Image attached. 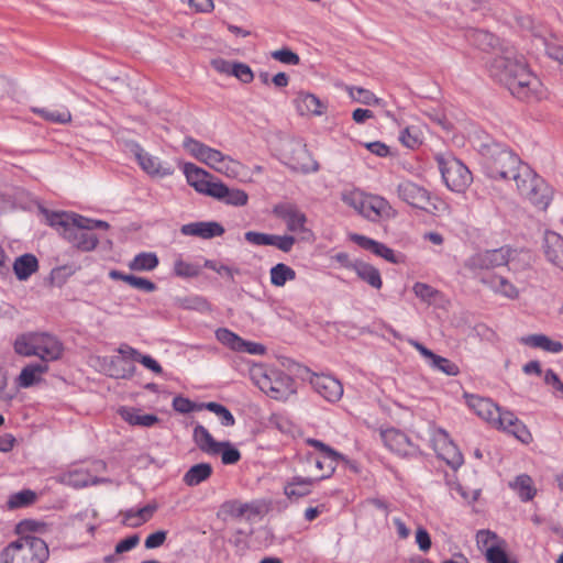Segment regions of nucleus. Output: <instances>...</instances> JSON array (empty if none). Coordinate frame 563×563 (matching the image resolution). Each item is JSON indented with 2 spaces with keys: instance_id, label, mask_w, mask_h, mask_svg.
<instances>
[{
  "instance_id": "obj_1",
  "label": "nucleus",
  "mask_w": 563,
  "mask_h": 563,
  "mask_svg": "<svg viewBox=\"0 0 563 563\" xmlns=\"http://www.w3.org/2000/svg\"><path fill=\"white\" fill-rule=\"evenodd\" d=\"M489 75L518 99H528L538 86L522 55L511 45H501L488 64Z\"/></svg>"
},
{
  "instance_id": "obj_2",
  "label": "nucleus",
  "mask_w": 563,
  "mask_h": 563,
  "mask_svg": "<svg viewBox=\"0 0 563 563\" xmlns=\"http://www.w3.org/2000/svg\"><path fill=\"white\" fill-rule=\"evenodd\" d=\"M46 219L67 242L82 252H90L98 245L99 240L93 230L109 228L104 221L85 218L77 213L51 212L46 213Z\"/></svg>"
},
{
  "instance_id": "obj_3",
  "label": "nucleus",
  "mask_w": 563,
  "mask_h": 563,
  "mask_svg": "<svg viewBox=\"0 0 563 563\" xmlns=\"http://www.w3.org/2000/svg\"><path fill=\"white\" fill-rule=\"evenodd\" d=\"M466 404L476 416L485 420L493 427L511 433L522 443H529L532 435L528 428L521 422L514 412L501 410L492 399L478 395L465 394Z\"/></svg>"
},
{
  "instance_id": "obj_4",
  "label": "nucleus",
  "mask_w": 563,
  "mask_h": 563,
  "mask_svg": "<svg viewBox=\"0 0 563 563\" xmlns=\"http://www.w3.org/2000/svg\"><path fill=\"white\" fill-rule=\"evenodd\" d=\"M478 152L486 175L493 179H512L516 183L522 167H529L511 150L495 141L481 143Z\"/></svg>"
},
{
  "instance_id": "obj_5",
  "label": "nucleus",
  "mask_w": 563,
  "mask_h": 563,
  "mask_svg": "<svg viewBox=\"0 0 563 563\" xmlns=\"http://www.w3.org/2000/svg\"><path fill=\"white\" fill-rule=\"evenodd\" d=\"M14 351L23 356H37L45 364L62 357L63 343L47 332H26L18 335Z\"/></svg>"
},
{
  "instance_id": "obj_6",
  "label": "nucleus",
  "mask_w": 563,
  "mask_h": 563,
  "mask_svg": "<svg viewBox=\"0 0 563 563\" xmlns=\"http://www.w3.org/2000/svg\"><path fill=\"white\" fill-rule=\"evenodd\" d=\"M250 377L272 399L287 400L295 394L294 379L279 369L269 368L263 364H253L250 367Z\"/></svg>"
},
{
  "instance_id": "obj_7",
  "label": "nucleus",
  "mask_w": 563,
  "mask_h": 563,
  "mask_svg": "<svg viewBox=\"0 0 563 563\" xmlns=\"http://www.w3.org/2000/svg\"><path fill=\"white\" fill-rule=\"evenodd\" d=\"M48 555V547L44 540L33 536H22L1 551L0 562L45 563Z\"/></svg>"
},
{
  "instance_id": "obj_8",
  "label": "nucleus",
  "mask_w": 563,
  "mask_h": 563,
  "mask_svg": "<svg viewBox=\"0 0 563 563\" xmlns=\"http://www.w3.org/2000/svg\"><path fill=\"white\" fill-rule=\"evenodd\" d=\"M519 194L540 210H545L551 200V190L530 167H522L516 181Z\"/></svg>"
},
{
  "instance_id": "obj_9",
  "label": "nucleus",
  "mask_w": 563,
  "mask_h": 563,
  "mask_svg": "<svg viewBox=\"0 0 563 563\" xmlns=\"http://www.w3.org/2000/svg\"><path fill=\"white\" fill-rule=\"evenodd\" d=\"M283 156L285 164L291 169L302 173H316L319 170V164L314 161L301 140H289L284 144Z\"/></svg>"
},
{
  "instance_id": "obj_10",
  "label": "nucleus",
  "mask_w": 563,
  "mask_h": 563,
  "mask_svg": "<svg viewBox=\"0 0 563 563\" xmlns=\"http://www.w3.org/2000/svg\"><path fill=\"white\" fill-rule=\"evenodd\" d=\"M439 167L446 187L454 192H464L472 183V174L457 158H441Z\"/></svg>"
},
{
  "instance_id": "obj_11",
  "label": "nucleus",
  "mask_w": 563,
  "mask_h": 563,
  "mask_svg": "<svg viewBox=\"0 0 563 563\" xmlns=\"http://www.w3.org/2000/svg\"><path fill=\"white\" fill-rule=\"evenodd\" d=\"M397 194L402 201L415 208L428 212L439 211L438 206L432 202L430 192L426 188L410 180L399 183L397 186Z\"/></svg>"
},
{
  "instance_id": "obj_12",
  "label": "nucleus",
  "mask_w": 563,
  "mask_h": 563,
  "mask_svg": "<svg viewBox=\"0 0 563 563\" xmlns=\"http://www.w3.org/2000/svg\"><path fill=\"white\" fill-rule=\"evenodd\" d=\"M512 254L514 251L508 246L476 253L465 262V267L477 271L504 266L508 264Z\"/></svg>"
},
{
  "instance_id": "obj_13",
  "label": "nucleus",
  "mask_w": 563,
  "mask_h": 563,
  "mask_svg": "<svg viewBox=\"0 0 563 563\" xmlns=\"http://www.w3.org/2000/svg\"><path fill=\"white\" fill-rule=\"evenodd\" d=\"M273 214L284 221L287 231L291 233H307L309 230L306 228V214L291 202H280L274 206Z\"/></svg>"
},
{
  "instance_id": "obj_14",
  "label": "nucleus",
  "mask_w": 563,
  "mask_h": 563,
  "mask_svg": "<svg viewBox=\"0 0 563 563\" xmlns=\"http://www.w3.org/2000/svg\"><path fill=\"white\" fill-rule=\"evenodd\" d=\"M433 449L439 457L446 462L452 468H457L463 464V455L459 448L449 438V434L443 429H438L432 435Z\"/></svg>"
},
{
  "instance_id": "obj_15",
  "label": "nucleus",
  "mask_w": 563,
  "mask_h": 563,
  "mask_svg": "<svg viewBox=\"0 0 563 563\" xmlns=\"http://www.w3.org/2000/svg\"><path fill=\"white\" fill-rule=\"evenodd\" d=\"M217 340L234 352H246L252 355H263L266 347L256 342L246 341L227 328H220L216 331Z\"/></svg>"
},
{
  "instance_id": "obj_16",
  "label": "nucleus",
  "mask_w": 563,
  "mask_h": 563,
  "mask_svg": "<svg viewBox=\"0 0 563 563\" xmlns=\"http://www.w3.org/2000/svg\"><path fill=\"white\" fill-rule=\"evenodd\" d=\"M184 174L188 184L199 194L211 197L219 180L207 170L196 166L192 163L184 165Z\"/></svg>"
},
{
  "instance_id": "obj_17",
  "label": "nucleus",
  "mask_w": 563,
  "mask_h": 563,
  "mask_svg": "<svg viewBox=\"0 0 563 563\" xmlns=\"http://www.w3.org/2000/svg\"><path fill=\"white\" fill-rule=\"evenodd\" d=\"M349 238L363 250L369 251L371 253L384 258L391 264H399L402 262L401 255L396 254L394 250L382 242L358 233H351Z\"/></svg>"
},
{
  "instance_id": "obj_18",
  "label": "nucleus",
  "mask_w": 563,
  "mask_h": 563,
  "mask_svg": "<svg viewBox=\"0 0 563 563\" xmlns=\"http://www.w3.org/2000/svg\"><path fill=\"white\" fill-rule=\"evenodd\" d=\"M132 152L141 168L150 176L166 177L174 173L169 164H163L158 157L145 152L139 144H134Z\"/></svg>"
},
{
  "instance_id": "obj_19",
  "label": "nucleus",
  "mask_w": 563,
  "mask_h": 563,
  "mask_svg": "<svg viewBox=\"0 0 563 563\" xmlns=\"http://www.w3.org/2000/svg\"><path fill=\"white\" fill-rule=\"evenodd\" d=\"M310 384L314 391L329 402L339 401L343 395L341 382L333 376L313 374Z\"/></svg>"
},
{
  "instance_id": "obj_20",
  "label": "nucleus",
  "mask_w": 563,
  "mask_h": 563,
  "mask_svg": "<svg viewBox=\"0 0 563 563\" xmlns=\"http://www.w3.org/2000/svg\"><path fill=\"white\" fill-rule=\"evenodd\" d=\"M360 214L372 222H377L380 219L394 217L395 210L385 198L377 195H366L364 208H362Z\"/></svg>"
},
{
  "instance_id": "obj_21",
  "label": "nucleus",
  "mask_w": 563,
  "mask_h": 563,
  "mask_svg": "<svg viewBox=\"0 0 563 563\" xmlns=\"http://www.w3.org/2000/svg\"><path fill=\"white\" fill-rule=\"evenodd\" d=\"M330 476L331 475H327V473L316 476H294L290 481L286 482L284 486V494L288 499L297 500L309 495L316 483Z\"/></svg>"
},
{
  "instance_id": "obj_22",
  "label": "nucleus",
  "mask_w": 563,
  "mask_h": 563,
  "mask_svg": "<svg viewBox=\"0 0 563 563\" xmlns=\"http://www.w3.org/2000/svg\"><path fill=\"white\" fill-rule=\"evenodd\" d=\"M412 346L421 354L432 369L439 371L448 376L459 375L460 368L454 362L433 353L417 341L412 342Z\"/></svg>"
},
{
  "instance_id": "obj_23",
  "label": "nucleus",
  "mask_w": 563,
  "mask_h": 563,
  "mask_svg": "<svg viewBox=\"0 0 563 563\" xmlns=\"http://www.w3.org/2000/svg\"><path fill=\"white\" fill-rule=\"evenodd\" d=\"M180 232L186 236H198L209 240L221 236L224 233V228L216 221H197L181 225Z\"/></svg>"
},
{
  "instance_id": "obj_24",
  "label": "nucleus",
  "mask_w": 563,
  "mask_h": 563,
  "mask_svg": "<svg viewBox=\"0 0 563 563\" xmlns=\"http://www.w3.org/2000/svg\"><path fill=\"white\" fill-rule=\"evenodd\" d=\"M379 435L385 446L388 448L391 452H395L399 455L410 454L411 442L409 438L401 431L390 428L382 430Z\"/></svg>"
},
{
  "instance_id": "obj_25",
  "label": "nucleus",
  "mask_w": 563,
  "mask_h": 563,
  "mask_svg": "<svg viewBox=\"0 0 563 563\" xmlns=\"http://www.w3.org/2000/svg\"><path fill=\"white\" fill-rule=\"evenodd\" d=\"M211 197L233 207H243L249 201V195L244 190L229 188L220 180L218 181Z\"/></svg>"
},
{
  "instance_id": "obj_26",
  "label": "nucleus",
  "mask_w": 563,
  "mask_h": 563,
  "mask_svg": "<svg viewBox=\"0 0 563 563\" xmlns=\"http://www.w3.org/2000/svg\"><path fill=\"white\" fill-rule=\"evenodd\" d=\"M543 247L547 260L563 271V238L555 232H548Z\"/></svg>"
},
{
  "instance_id": "obj_27",
  "label": "nucleus",
  "mask_w": 563,
  "mask_h": 563,
  "mask_svg": "<svg viewBox=\"0 0 563 563\" xmlns=\"http://www.w3.org/2000/svg\"><path fill=\"white\" fill-rule=\"evenodd\" d=\"M104 478H99L90 474L86 468H74L62 476V482L74 488H82L88 485H97L106 482Z\"/></svg>"
},
{
  "instance_id": "obj_28",
  "label": "nucleus",
  "mask_w": 563,
  "mask_h": 563,
  "mask_svg": "<svg viewBox=\"0 0 563 563\" xmlns=\"http://www.w3.org/2000/svg\"><path fill=\"white\" fill-rule=\"evenodd\" d=\"M295 104L300 114L321 115L325 110V104L314 95L309 92H299L295 99Z\"/></svg>"
},
{
  "instance_id": "obj_29",
  "label": "nucleus",
  "mask_w": 563,
  "mask_h": 563,
  "mask_svg": "<svg viewBox=\"0 0 563 563\" xmlns=\"http://www.w3.org/2000/svg\"><path fill=\"white\" fill-rule=\"evenodd\" d=\"M183 146L190 155L206 165L209 161L214 162V158L220 157L218 150L209 147L192 137H186L183 142Z\"/></svg>"
},
{
  "instance_id": "obj_30",
  "label": "nucleus",
  "mask_w": 563,
  "mask_h": 563,
  "mask_svg": "<svg viewBox=\"0 0 563 563\" xmlns=\"http://www.w3.org/2000/svg\"><path fill=\"white\" fill-rule=\"evenodd\" d=\"M119 413L131 426L150 428L159 421L156 415L143 413L142 410L131 407L120 408Z\"/></svg>"
},
{
  "instance_id": "obj_31",
  "label": "nucleus",
  "mask_w": 563,
  "mask_h": 563,
  "mask_svg": "<svg viewBox=\"0 0 563 563\" xmlns=\"http://www.w3.org/2000/svg\"><path fill=\"white\" fill-rule=\"evenodd\" d=\"M194 440L201 451L211 455L219 454L223 444L221 442H217L210 432L201 424L195 427Z\"/></svg>"
},
{
  "instance_id": "obj_32",
  "label": "nucleus",
  "mask_w": 563,
  "mask_h": 563,
  "mask_svg": "<svg viewBox=\"0 0 563 563\" xmlns=\"http://www.w3.org/2000/svg\"><path fill=\"white\" fill-rule=\"evenodd\" d=\"M156 505H146L139 510L129 509L121 511L122 523L132 528H136L148 521L156 510Z\"/></svg>"
},
{
  "instance_id": "obj_33",
  "label": "nucleus",
  "mask_w": 563,
  "mask_h": 563,
  "mask_svg": "<svg viewBox=\"0 0 563 563\" xmlns=\"http://www.w3.org/2000/svg\"><path fill=\"white\" fill-rule=\"evenodd\" d=\"M354 272L360 279L368 284L371 287L375 289L382 288L383 280L380 273L373 265L363 261H355Z\"/></svg>"
},
{
  "instance_id": "obj_34",
  "label": "nucleus",
  "mask_w": 563,
  "mask_h": 563,
  "mask_svg": "<svg viewBox=\"0 0 563 563\" xmlns=\"http://www.w3.org/2000/svg\"><path fill=\"white\" fill-rule=\"evenodd\" d=\"M306 442L310 446L316 448L320 454L323 455V459L328 461L325 465L327 475H332L338 466L339 461L343 460L344 457L339 452L319 440L308 438Z\"/></svg>"
},
{
  "instance_id": "obj_35",
  "label": "nucleus",
  "mask_w": 563,
  "mask_h": 563,
  "mask_svg": "<svg viewBox=\"0 0 563 563\" xmlns=\"http://www.w3.org/2000/svg\"><path fill=\"white\" fill-rule=\"evenodd\" d=\"M521 342L530 347L541 349L550 353H560L563 351V344L554 341L545 334H530L521 339Z\"/></svg>"
},
{
  "instance_id": "obj_36",
  "label": "nucleus",
  "mask_w": 563,
  "mask_h": 563,
  "mask_svg": "<svg viewBox=\"0 0 563 563\" xmlns=\"http://www.w3.org/2000/svg\"><path fill=\"white\" fill-rule=\"evenodd\" d=\"M218 154L220 157H217V161H209L208 166L214 169L218 173H221L228 177H236L240 174V170L242 168V165L231 158L228 155H224L222 152L218 151Z\"/></svg>"
},
{
  "instance_id": "obj_37",
  "label": "nucleus",
  "mask_w": 563,
  "mask_h": 563,
  "mask_svg": "<svg viewBox=\"0 0 563 563\" xmlns=\"http://www.w3.org/2000/svg\"><path fill=\"white\" fill-rule=\"evenodd\" d=\"M482 282L486 284L494 292L499 294L509 299H516L519 296L518 289L503 276H492L483 278Z\"/></svg>"
},
{
  "instance_id": "obj_38",
  "label": "nucleus",
  "mask_w": 563,
  "mask_h": 563,
  "mask_svg": "<svg viewBox=\"0 0 563 563\" xmlns=\"http://www.w3.org/2000/svg\"><path fill=\"white\" fill-rule=\"evenodd\" d=\"M37 268V258L32 254L19 256L13 264V271L19 280H26Z\"/></svg>"
},
{
  "instance_id": "obj_39",
  "label": "nucleus",
  "mask_w": 563,
  "mask_h": 563,
  "mask_svg": "<svg viewBox=\"0 0 563 563\" xmlns=\"http://www.w3.org/2000/svg\"><path fill=\"white\" fill-rule=\"evenodd\" d=\"M212 474V466L209 463H199L191 466L184 475L183 482L190 487L198 486L207 481Z\"/></svg>"
},
{
  "instance_id": "obj_40",
  "label": "nucleus",
  "mask_w": 563,
  "mask_h": 563,
  "mask_svg": "<svg viewBox=\"0 0 563 563\" xmlns=\"http://www.w3.org/2000/svg\"><path fill=\"white\" fill-rule=\"evenodd\" d=\"M48 369L44 363H34L25 366L19 376V385L23 388L31 387L38 382L40 376Z\"/></svg>"
},
{
  "instance_id": "obj_41",
  "label": "nucleus",
  "mask_w": 563,
  "mask_h": 563,
  "mask_svg": "<svg viewBox=\"0 0 563 563\" xmlns=\"http://www.w3.org/2000/svg\"><path fill=\"white\" fill-rule=\"evenodd\" d=\"M158 257L153 252H142L129 263V268L136 272H151L158 266Z\"/></svg>"
},
{
  "instance_id": "obj_42",
  "label": "nucleus",
  "mask_w": 563,
  "mask_h": 563,
  "mask_svg": "<svg viewBox=\"0 0 563 563\" xmlns=\"http://www.w3.org/2000/svg\"><path fill=\"white\" fill-rule=\"evenodd\" d=\"M474 43L483 51L488 48H493L495 51V55L499 52L501 45H509L508 43L500 42L498 37L494 34L477 30L472 34Z\"/></svg>"
},
{
  "instance_id": "obj_43",
  "label": "nucleus",
  "mask_w": 563,
  "mask_h": 563,
  "mask_svg": "<svg viewBox=\"0 0 563 563\" xmlns=\"http://www.w3.org/2000/svg\"><path fill=\"white\" fill-rule=\"evenodd\" d=\"M269 277L272 285L283 287L287 282L296 278V272L290 266L278 263L271 268Z\"/></svg>"
},
{
  "instance_id": "obj_44",
  "label": "nucleus",
  "mask_w": 563,
  "mask_h": 563,
  "mask_svg": "<svg viewBox=\"0 0 563 563\" xmlns=\"http://www.w3.org/2000/svg\"><path fill=\"white\" fill-rule=\"evenodd\" d=\"M509 486L519 495L523 501L531 500L536 495L532 479L526 474L517 476L516 479L509 484Z\"/></svg>"
},
{
  "instance_id": "obj_45",
  "label": "nucleus",
  "mask_w": 563,
  "mask_h": 563,
  "mask_svg": "<svg viewBox=\"0 0 563 563\" xmlns=\"http://www.w3.org/2000/svg\"><path fill=\"white\" fill-rule=\"evenodd\" d=\"M173 272L177 277L192 278L197 277L201 269L198 264L186 262L180 255L174 261Z\"/></svg>"
},
{
  "instance_id": "obj_46",
  "label": "nucleus",
  "mask_w": 563,
  "mask_h": 563,
  "mask_svg": "<svg viewBox=\"0 0 563 563\" xmlns=\"http://www.w3.org/2000/svg\"><path fill=\"white\" fill-rule=\"evenodd\" d=\"M199 408H205L213 412L216 416H218L219 419L221 420L222 426L231 427L235 423L233 415L227 407L222 406L221 404L210 401L206 404H200Z\"/></svg>"
},
{
  "instance_id": "obj_47",
  "label": "nucleus",
  "mask_w": 563,
  "mask_h": 563,
  "mask_svg": "<svg viewBox=\"0 0 563 563\" xmlns=\"http://www.w3.org/2000/svg\"><path fill=\"white\" fill-rule=\"evenodd\" d=\"M413 294L423 302L434 303L441 296V292L432 286L424 283H416L412 287Z\"/></svg>"
},
{
  "instance_id": "obj_48",
  "label": "nucleus",
  "mask_w": 563,
  "mask_h": 563,
  "mask_svg": "<svg viewBox=\"0 0 563 563\" xmlns=\"http://www.w3.org/2000/svg\"><path fill=\"white\" fill-rule=\"evenodd\" d=\"M350 97L363 104H379L380 99L377 98L372 91L361 87H347Z\"/></svg>"
},
{
  "instance_id": "obj_49",
  "label": "nucleus",
  "mask_w": 563,
  "mask_h": 563,
  "mask_svg": "<svg viewBox=\"0 0 563 563\" xmlns=\"http://www.w3.org/2000/svg\"><path fill=\"white\" fill-rule=\"evenodd\" d=\"M365 197L366 195L360 190H345L341 195V200L357 213H361L362 208H364Z\"/></svg>"
},
{
  "instance_id": "obj_50",
  "label": "nucleus",
  "mask_w": 563,
  "mask_h": 563,
  "mask_svg": "<svg viewBox=\"0 0 563 563\" xmlns=\"http://www.w3.org/2000/svg\"><path fill=\"white\" fill-rule=\"evenodd\" d=\"M35 498L36 495L34 492L30 489H24L16 494H13L8 500V506L10 509L24 507L32 504L35 500Z\"/></svg>"
},
{
  "instance_id": "obj_51",
  "label": "nucleus",
  "mask_w": 563,
  "mask_h": 563,
  "mask_svg": "<svg viewBox=\"0 0 563 563\" xmlns=\"http://www.w3.org/2000/svg\"><path fill=\"white\" fill-rule=\"evenodd\" d=\"M34 112L38 113L42 118L47 121L55 123H67L71 120V114L68 110H49V109H34Z\"/></svg>"
},
{
  "instance_id": "obj_52",
  "label": "nucleus",
  "mask_w": 563,
  "mask_h": 563,
  "mask_svg": "<svg viewBox=\"0 0 563 563\" xmlns=\"http://www.w3.org/2000/svg\"><path fill=\"white\" fill-rule=\"evenodd\" d=\"M296 239L292 235L269 234L268 245L277 247L279 251L288 253L292 250Z\"/></svg>"
},
{
  "instance_id": "obj_53",
  "label": "nucleus",
  "mask_w": 563,
  "mask_h": 563,
  "mask_svg": "<svg viewBox=\"0 0 563 563\" xmlns=\"http://www.w3.org/2000/svg\"><path fill=\"white\" fill-rule=\"evenodd\" d=\"M485 556L489 563H516L510 562L505 550L499 548L497 544H492L488 547L486 549Z\"/></svg>"
},
{
  "instance_id": "obj_54",
  "label": "nucleus",
  "mask_w": 563,
  "mask_h": 563,
  "mask_svg": "<svg viewBox=\"0 0 563 563\" xmlns=\"http://www.w3.org/2000/svg\"><path fill=\"white\" fill-rule=\"evenodd\" d=\"M222 448L219 454L223 464H235L241 459V453L238 449L233 448L229 442H222Z\"/></svg>"
},
{
  "instance_id": "obj_55",
  "label": "nucleus",
  "mask_w": 563,
  "mask_h": 563,
  "mask_svg": "<svg viewBox=\"0 0 563 563\" xmlns=\"http://www.w3.org/2000/svg\"><path fill=\"white\" fill-rule=\"evenodd\" d=\"M126 284L145 292H153L157 288L152 280L135 275H130V277L126 278Z\"/></svg>"
},
{
  "instance_id": "obj_56",
  "label": "nucleus",
  "mask_w": 563,
  "mask_h": 563,
  "mask_svg": "<svg viewBox=\"0 0 563 563\" xmlns=\"http://www.w3.org/2000/svg\"><path fill=\"white\" fill-rule=\"evenodd\" d=\"M272 57L286 65H298L300 62L299 56L288 48L272 52Z\"/></svg>"
},
{
  "instance_id": "obj_57",
  "label": "nucleus",
  "mask_w": 563,
  "mask_h": 563,
  "mask_svg": "<svg viewBox=\"0 0 563 563\" xmlns=\"http://www.w3.org/2000/svg\"><path fill=\"white\" fill-rule=\"evenodd\" d=\"M399 140L409 148H415L420 144L419 133L415 128H406L402 130L400 132Z\"/></svg>"
},
{
  "instance_id": "obj_58",
  "label": "nucleus",
  "mask_w": 563,
  "mask_h": 563,
  "mask_svg": "<svg viewBox=\"0 0 563 563\" xmlns=\"http://www.w3.org/2000/svg\"><path fill=\"white\" fill-rule=\"evenodd\" d=\"M173 408L180 413H189L194 410L200 409L199 405L181 396H177L173 399Z\"/></svg>"
},
{
  "instance_id": "obj_59",
  "label": "nucleus",
  "mask_w": 563,
  "mask_h": 563,
  "mask_svg": "<svg viewBox=\"0 0 563 563\" xmlns=\"http://www.w3.org/2000/svg\"><path fill=\"white\" fill-rule=\"evenodd\" d=\"M232 75L244 84L251 82L254 77L252 69L243 63H233Z\"/></svg>"
},
{
  "instance_id": "obj_60",
  "label": "nucleus",
  "mask_w": 563,
  "mask_h": 563,
  "mask_svg": "<svg viewBox=\"0 0 563 563\" xmlns=\"http://www.w3.org/2000/svg\"><path fill=\"white\" fill-rule=\"evenodd\" d=\"M244 239L252 245L264 246L268 245L269 234L256 231H247L244 234Z\"/></svg>"
},
{
  "instance_id": "obj_61",
  "label": "nucleus",
  "mask_w": 563,
  "mask_h": 563,
  "mask_svg": "<svg viewBox=\"0 0 563 563\" xmlns=\"http://www.w3.org/2000/svg\"><path fill=\"white\" fill-rule=\"evenodd\" d=\"M44 528V525L35 520H23L18 523L16 532L22 536H29V532H38Z\"/></svg>"
},
{
  "instance_id": "obj_62",
  "label": "nucleus",
  "mask_w": 563,
  "mask_h": 563,
  "mask_svg": "<svg viewBox=\"0 0 563 563\" xmlns=\"http://www.w3.org/2000/svg\"><path fill=\"white\" fill-rule=\"evenodd\" d=\"M167 537V532L164 530H158L152 534H150L144 542L146 549H156L164 544Z\"/></svg>"
},
{
  "instance_id": "obj_63",
  "label": "nucleus",
  "mask_w": 563,
  "mask_h": 563,
  "mask_svg": "<svg viewBox=\"0 0 563 563\" xmlns=\"http://www.w3.org/2000/svg\"><path fill=\"white\" fill-rule=\"evenodd\" d=\"M203 265H205V267L217 272L219 275L227 276L230 279H233V277H234V272L232 268H230L227 265L219 264L216 261L206 260Z\"/></svg>"
},
{
  "instance_id": "obj_64",
  "label": "nucleus",
  "mask_w": 563,
  "mask_h": 563,
  "mask_svg": "<svg viewBox=\"0 0 563 563\" xmlns=\"http://www.w3.org/2000/svg\"><path fill=\"white\" fill-rule=\"evenodd\" d=\"M139 542H140V538L137 534L130 536V537L121 540L115 545V553L121 554V553L128 552V551L132 550L133 548H135L139 544Z\"/></svg>"
}]
</instances>
